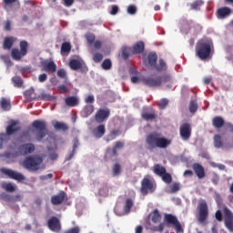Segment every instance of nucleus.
<instances>
[{"label":"nucleus","instance_id":"obj_1","mask_svg":"<svg viewBox=\"0 0 233 233\" xmlns=\"http://www.w3.org/2000/svg\"><path fill=\"white\" fill-rule=\"evenodd\" d=\"M172 143L170 139L161 137L157 132L149 133L146 137L147 150H156V148H168Z\"/></svg>","mask_w":233,"mask_h":233},{"label":"nucleus","instance_id":"obj_2","mask_svg":"<svg viewBox=\"0 0 233 233\" xmlns=\"http://www.w3.org/2000/svg\"><path fill=\"white\" fill-rule=\"evenodd\" d=\"M196 53L199 59L205 61V59H208L210 57V54L212 53V46L210 42L207 40H199L196 46Z\"/></svg>","mask_w":233,"mask_h":233},{"label":"nucleus","instance_id":"obj_3","mask_svg":"<svg viewBox=\"0 0 233 233\" xmlns=\"http://www.w3.org/2000/svg\"><path fill=\"white\" fill-rule=\"evenodd\" d=\"M43 157H27L23 162L24 168L29 170V172H37V170H43Z\"/></svg>","mask_w":233,"mask_h":233},{"label":"nucleus","instance_id":"obj_4","mask_svg":"<svg viewBox=\"0 0 233 233\" xmlns=\"http://www.w3.org/2000/svg\"><path fill=\"white\" fill-rule=\"evenodd\" d=\"M147 64L151 68H155L157 72H165L167 71V62L163 58L158 60L157 65V54L156 53H149L147 56Z\"/></svg>","mask_w":233,"mask_h":233},{"label":"nucleus","instance_id":"obj_5","mask_svg":"<svg viewBox=\"0 0 233 233\" xmlns=\"http://www.w3.org/2000/svg\"><path fill=\"white\" fill-rule=\"evenodd\" d=\"M19 48H13L11 50V57L15 61H21L25 56L28 54V42L22 40L19 43Z\"/></svg>","mask_w":233,"mask_h":233},{"label":"nucleus","instance_id":"obj_6","mask_svg":"<svg viewBox=\"0 0 233 233\" xmlns=\"http://www.w3.org/2000/svg\"><path fill=\"white\" fill-rule=\"evenodd\" d=\"M198 209V223H205V221L208 219V204H207V201L199 200Z\"/></svg>","mask_w":233,"mask_h":233},{"label":"nucleus","instance_id":"obj_7","mask_svg":"<svg viewBox=\"0 0 233 233\" xmlns=\"http://www.w3.org/2000/svg\"><path fill=\"white\" fill-rule=\"evenodd\" d=\"M33 128H35L38 132L36 133L37 141H42L46 136L45 131L46 130V122L43 120H35L32 123Z\"/></svg>","mask_w":233,"mask_h":233},{"label":"nucleus","instance_id":"obj_8","mask_svg":"<svg viewBox=\"0 0 233 233\" xmlns=\"http://www.w3.org/2000/svg\"><path fill=\"white\" fill-rule=\"evenodd\" d=\"M0 172L1 174L7 176V177H9L10 179H15V181H25V179H26V177H25V175L12 169L2 167L0 169Z\"/></svg>","mask_w":233,"mask_h":233},{"label":"nucleus","instance_id":"obj_9","mask_svg":"<svg viewBox=\"0 0 233 233\" xmlns=\"http://www.w3.org/2000/svg\"><path fill=\"white\" fill-rule=\"evenodd\" d=\"M165 221L168 225H173L177 233H183V226H181V223L177 220L176 216L167 214L165 216Z\"/></svg>","mask_w":233,"mask_h":233},{"label":"nucleus","instance_id":"obj_10","mask_svg":"<svg viewBox=\"0 0 233 233\" xmlns=\"http://www.w3.org/2000/svg\"><path fill=\"white\" fill-rule=\"evenodd\" d=\"M142 83H144L146 86H150L151 88L161 86V76L152 75L142 78Z\"/></svg>","mask_w":233,"mask_h":233},{"label":"nucleus","instance_id":"obj_11","mask_svg":"<svg viewBox=\"0 0 233 233\" xmlns=\"http://www.w3.org/2000/svg\"><path fill=\"white\" fill-rule=\"evenodd\" d=\"M223 212L225 227L229 230V232H233V213L227 207L224 208Z\"/></svg>","mask_w":233,"mask_h":233},{"label":"nucleus","instance_id":"obj_12","mask_svg":"<svg viewBox=\"0 0 233 233\" xmlns=\"http://www.w3.org/2000/svg\"><path fill=\"white\" fill-rule=\"evenodd\" d=\"M110 117V109L99 108L95 114V121L98 124L105 123Z\"/></svg>","mask_w":233,"mask_h":233},{"label":"nucleus","instance_id":"obj_13","mask_svg":"<svg viewBox=\"0 0 233 233\" xmlns=\"http://www.w3.org/2000/svg\"><path fill=\"white\" fill-rule=\"evenodd\" d=\"M19 130H21V126H19V120H10L7 127H5V135L10 137V136H14V134L19 132Z\"/></svg>","mask_w":233,"mask_h":233},{"label":"nucleus","instance_id":"obj_14","mask_svg":"<svg viewBox=\"0 0 233 233\" xmlns=\"http://www.w3.org/2000/svg\"><path fill=\"white\" fill-rule=\"evenodd\" d=\"M179 134L183 141H188L190 136H192V126L189 123L182 124L179 128Z\"/></svg>","mask_w":233,"mask_h":233},{"label":"nucleus","instance_id":"obj_15","mask_svg":"<svg viewBox=\"0 0 233 233\" xmlns=\"http://www.w3.org/2000/svg\"><path fill=\"white\" fill-rule=\"evenodd\" d=\"M18 153L15 156H28L35 150V146L32 143L23 144L17 147Z\"/></svg>","mask_w":233,"mask_h":233},{"label":"nucleus","instance_id":"obj_16","mask_svg":"<svg viewBox=\"0 0 233 233\" xmlns=\"http://www.w3.org/2000/svg\"><path fill=\"white\" fill-rule=\"evenodd\" d=\"M69 67L71 70H81L82 72H88V67L85 62L79 59H70L69 60Z\"/></svg>","mask_w":233,"mask_h":233},{"label":"nucleus","instance_id":"obj_17","mask_svg":"<svg viewBox=\"0 0 233 233\" xmlns=\"http://www.w3.org/2000/svg\"><path fill=\"white\" fill-rule=\"evenodd\" d=\"M47 227L49 230H52V232H61V221L57 217H51L47 220Z\"/></svg>","mask_w":233,"mask_h":233},{"label":"nucleus","instance_id":"obj_18","mask_svg":"<svg viewBox=\"0 0 233 233\" xmlns=\"http://www.w3.org/2000/svg\"><path fill=\"white\" fill-rule=\"evenodd\" d=\"M148 190L151 192L154 190V183L148 177H144L141 181L140 192H142L144 196H147Z\"/></svg>","mask_w":233,"mask_h":233},{"label":"nucleus","instance_id":"obj_19","mask_svg":"<svg viewBox=\"0 0 233 233\" xmlns=\"http://www.w3.org/2000/svg\"><path fill=\"white\" fill-rule=\"evenodd\" d=\"M44 72H47L48 74H54L56 70H57V66L55 61L46 60L41 63Z\"/></svg>","mask_w":233,"mask_h":233},{"label":"nucleus","instance_id":"obj_20","mask_svg":"<svg viewBox=\"0 0 233 233\" xmlns=\"http://www.w3.org/2000/svg\"><path fill=\"white\" fill-rule=\"evenodd\" d=\"M192 168L198 179H205L207 173H205V167L199 163H194Z\"/></svg>","mask_w":233,"mask_h":233},{"label":"nucleus","instance_id":"obj_21","mask_svg":"<svg viewBox=\"0 0 233 233\" xmlns=\"http://www.w3.org/2000/svg\"><path fill=\"white\" fill-rule=\"evenodd\" d=\"M124 147H125V142L116 141L112 149H107L106 156H110L111 157H116V156H117L118 148H124Z\"/></svg>","mask_w":233,"mask_h":233},{"label":"nucleus","instance_id":"obj_22","mask_svg":"<svg viewBox=\"0 0 233 233\" xmlns=\"http://www.w3.org/2000/svg\"><path fill=\"white\" fill-rule=\"evenodd\" d=\"M132 56H137L145 52V43L143 41L137 42L132 47Z\"/></svg>","mask_w":233,"mask_h":233},{"label":"nucleus","instance_id":"obj_23","mask_svg":"<svg viewBox=\"0 0 233 233\" xmlns=\"http://www.w3.org/2000/svg\"><path fill=\"white\" fill-rule=\"evenodd\" d=\"M15 41H17V38L15 36H5L3 41L4 50H12V46H14Z\"/></svg>","mask_w":233,"mask_h":233},{"label":"nucleus","instance_id":"obj_24","mask_svg":"<svg viewBox=\"0 0 233 233\" xmlns=\"http://www.w3.org/2000/svg\"><path fill=\"white\" fill-rule=\"evenodd\" d=\"M106 132V127H105L104 124H100L93 130V136L96 137V139H101V137L105 136Z\"/></svg>","mask_w":233,"mask_h":233},{"label":"nucleus","instance_id":"obj_25","mask_svg":"<svg viewBox=\"0 0 233 233\" xmlns=\"http://www.w3.org/2000/svg\"><path fill=\"white\" fill-rule=\"evenodd\" d=\"M66 198V193L65 191H61L59 194L55 195L51 198L52 205H61L65 201Z\"/></svg>","mask_w":233,"mask_h":233},{"label":"nucleus","instance_id":"obj_26","mask_svg":"<svg viewBox=\"0 0 233 233\" xmlns=\"http://www.w3.org/2000/svg\"><path fill=\"white\" fill-rule=\"evenodd\" d=\"M232 14V9L228 6L220 7L217 11V15L218 19H225V17H228Z\"/></svg>","mask_w":233,"mask_h":233},{"label":"nucleus","instance_id":"obj_27","mask_svg":"<svg viewBox=\"0 0 233 233\" xmlns=\"http://www.w3.org/2000/svg\"><path fill=\"white\" fill-rule=\"evenodd\" d=\"M64 101L66 106L69 107L77 106L79 105V98L74 96L64 98Z\"/></svg>","mask_w":233,"mask_h":233},{"label":"nucleus","instance_id":"obj_28","mask_svg":"<svg viewBox=\"0 0 233 233\" xmlns=\"http://www.w3.org/2000/svg\"><path fill=\"white\" fill-rule=\"evenodd\" d=\"M132 55V47L124 46L121 49V56L125 61L130 57Z\"/></svg>","mask_w":233,"mask_h":233},{"label":"nucleus","instance_id":"obj_29","mask_svg":"<svg viewBox=\"0 0 233 233\" xmlns=\"http://www.w3.org/2000/svg\"><path fill=\"white\" fill-rule=\"evenodd\" d=\"M53 127L55 130H61L62 132H66V130H68V125L64 122L55 121L53 122Z\"/></svg>","mask_w":233,"mask_h":233},{"label":"nucleus","instance_id":"obj_30","mask_svg":"<svg viewBox=\"0 0 233 233\" xmlns=\"http://www.w3.org/2000/svg\"><path fill=\"white\" fill-rule=\"evenodd\" d=\"M72 50V46L68 42L62 43L61 46V56H68Z\"/></svg>","mask_w":233,"mask_h":233},{"label":"nucleus","instance_id":"obj_31","mask_svg":"<svg viewBox=\"0 0 233 233\" xmlns=\"http://www.w3.org/2000/svg\"><path fill=\"white\" fill-rule=\"evenodd\" d=\"M79 147V139L75 138L73 143V150L72 152L66 157V161H70L74 156H76V150H77V147Z\"/></svg>","mask_w":233,"mask_h":233},{"label":"nucleus","instance_id":"obj_32","mask_svg":"<svg viewBox=\"0 0 233 233\" xmlns=\"http://www.w3.org/2000/svg\"><path fill=\"white\" fill-rule=\"evenodd\" d=\"M153 172L157 175L159 176L160 177L167 172V168H165V167L159 165V164H156L154 166V169Z\"/></svg>","mask_w":233,"mask_h":233},{"label":"nucleus","instance_id":"obj_33","mask_svg":"<svg viewBox=\"0 0 233 233\" xmlns=\"http://www.w3.org/2000/svg\"><path fill=\"white\" fill-rule=\"evenodd\" d=\"M24 96L28 101H32L35 99V90H34V88L27 89L24 93Z\"/></svg>","mask_w":233,"mask_h":233},{"label":"nucleus","instance_id":"obj_34","mask_svg":"<svg viewBox=\"0 0 233 233\" xmlns=\"http://www.w3.org/2000/svg\"><path fill=\"white\" fill-rule=\"evenodd\" d=\"M0 106L2 110H5V112H8L10 108H12V105L10 104V100H6L5 98H2L0 102Z\"/></svg>","mask_w":233,"mask_h":233},{"label":"nucleus","instance_id":"obj_35","mask_svg":"<svg viewBox=\"0 0 233 233\" xmlns=\"http://www.w3.org/2000/svg\"><path fill=\"white\" fill-rule=\"evenodd\" d=\"M214 147L215 148H222L223 147V140L221 139V135H215L214 138Z\"/></svg>","mask_w":233,"mask_h":233},{"label":"nucleus","instance_id":"obj_36","mask_svg":"<svg viewBox=\"0 0 233 233\" xmlns=\"http://www.w3.org/2000/svg\"><path fill=\"white\" fill-rule=\"evenodd\" d=\"M10 141V137L5 133L0 134V150Z\"/></svg>","mask_w":233,"mask_h":233},{"label":"nucleus","instance_id":"obj_37","mask_svg":"<svg viewBox=\"0 0 233 233\" xmlns=\"http://www.w3.org/2000/svg\"><path fill=\"white\" fill-rule=\"evenodd\" d=\"M2 188L5 190V192H15L16 187L14 186V184L8 182V183H3Z\"/></svg>","mask_w":233,"mask_h":233},{"label":"nucleus","instance_id":"obj_38","mask_svg":"<svg viewBox=\"0 0 233 233\" xmlns=\"http://www.w3.org/2000/svg\"><path fill=\"white\" fill-rule=\"evenodd\" d=\"M38 97L42 101H54L56 99V96H54L48 93H41Z\"/></svg>","mask_w":233,"mask_h":233},{"label":"nucleus","instance_id":"obj_39","mask_svg":"<svg viewBox=\"0 0 233 233\" xmlns=\"http://www.w3.org/2000/svg\"><path fill=\"white\" fill-rule=\"evenodd\" d=\"M205 2L203 0H196L190 5L191 10H199V7L203 6Z\"/></svg>","mask_w":233,"mask_h":233},{"label":"nucleus","instance_id":"obj_40","mask_svg":"<svg viewBox=\"0 0 233 233\" xmlns=\"http://www.w3.org/2000/svg\"><path fill=\"white\" fill-rule=\"evenodd\" d=\"M117 136H121V130L113 129L109 132L108 138L110 139V141H114V139H116V137H117Z\"/></svg>","mask_w":233,"mask_h":233},{"label":"nucleus","instance_id":"obj_41","mask_svg":"<svg viewBox=\"0 0 233 233\" xmlns=\"http://www.w3.org/2000/svg\"><path fill=\"white\" fill-rule=\"evenodd\" d=\"M132 207H134V200L132 198H127L126 200V205L124 207L125 212L128 213L132 209Z\"/></svg>","mask_w":233,"mask_h":233},{"label":"nucleus","instance_id":"obj_42","mask_svg":"<svg viewBox=\"0 0 233 233\" xmlns=\"http://www.w3.org/2000/svg\"><path fill=\"white\" fill-rule=\"evenodd\" d=\"M12 81L14 83V86L17 88H21V86H23V78H21V76L13 77Z\"/></svg>","mask_w":233,"mask_h":233},{"label":"nucleus","instance_id":"obj_43","mask_svg":"<svg viewBox=\"0 0 233 233\" xmlns=\"http://www.w3.org/2000/svg\"><path fill=\"white\" fill-rule=\"evenodd\" d=\"M151 219L153 223H159V221H161V214H159L157 209L154 210Z\"/></svg>","mask_w":233,"mask_h":233},{"label":"nucleus","instance_id":"obj_44","mask_svg":"<svg viewBox=\"0 0 233 233\" xmlns=\"http://www.w3.org/2000/svg\"><path fill=\"white\" fill-rule=\"evenodd\" d=\"M160 177H162L164 183H167V185H170V183H172V175H170V173H167V171Z\"/></svg>","mask_w":233,"mask_h":233},{"label":"nucleus","instance_id":"obj_45","mask_svg":"<svg viewBox=\"0 0 233 233\" xmlns=\"http://www.w3.org/2000/svg\"><path fill=\"white\" fill-rule=\"evenodd\" d=\"M86 39L87 41V45L90 46L96 41V35L92 33L86 34Z\"/></svg>","mask_w":233,"mask_h":233},{"label":"nucleus","instance_id":"obj_46","mask_svg":"<svg viewBox=\"0 0 233 233\" xmlns=\"http://www.w3.org/2000/svg\"><path fill=\"white\" fill-rule=\"evenodd\" d=\"M83 112L85 116H90L94 113V106L93 105H86L85 106Z\"/></svg>","mask_w":233,"mask_h":233},{"label":"nucleus","instance_id":"obj_47","mask_svg":"<svg viewBox=\"0 0 233 233\" xmlns=\"http://www.w3.org/2000/svg\"><path fill=\"white\" fill-rule=\"evenodd\" d=\"M103 70H110L112 68V61L108 58L105 59L102 63Z\"/></svg>","mask_w":233,"mask_h":233},{"label":"nucleus","instance_id":"obj_48","mask_svg":"<svg viewBox=\"0 0 233 233\" xmlns=\"http://www.w3.org/2000/svg\"><path fill=\"white\" fill-rule=\"evenodd\" d=\"M143 119L146 121H152L156 118V114L155 113H143L142 114Z\"/></svg>","mask_w":233,"mask_h":233},{"label":"nucleus","instance_id":"obj_49","mask_svg":"<svg viewBox=\"0 0 233 233\" xmlns=\"http://www.w3.org/2000/svg\"><path fill=\"white\" fill-rule=\"evenodd\" d=\"M189 112H191V114L198 112V102L195 100H191L189 103Z\"/></svg>","mask_w":233,"mask_h":233},{"label":"nucleus","instance_id":"obj_50","mask_svg":"<svg viewBox=\"0 0 233 233\" xmlns=\"http://www.w3.org/2000/svg\"><path fill=\"white\" fill-rule=\"evenodd\" d=\"M121 174V165L115 164L113 167V176H119Z\"/></svg>","mask_w":233,"mask_h":233},{"label":"nucleus","instance_id":"obj_51","mask_svg":"<svg viewBox=\"0 0 233 233\" xmlns=\"http://www.w3.org/2000/svg\"><path fill=\"white\" fill-rule=\"evenodd\" d=\"M93 61L95 63H101L103 61V54L101 53H96L94 56H93Z\"/></svg>","mask_w":233,"mask_h":233},{"label":"nucleus","instance_id":"obj_52","mask_svg":"<svg viewBox=\"0 0 233 233\" xmlns=\"http://www.w3.org/2000/svg\"><path fill=\"white\" fill-rule=\"evenodd\" d=\"M167 106H168V99L167 98H162L160 100V103L158 104V106L161 110H164V108H167Z\"/></svg>","mask_w":233,"mask_h":233},{"label":"nucleus","instance_id":"obj_53","mask_svg":"<svg viewBox=\"0 0 233 233\" xmlns=\"http://www.w3.org/2000/svg\"><path fill=\"white\" fill-rule=\"evenodd\" d=\"M137 7H136V5H128L127 14H130V15H134L137 14Z\"/></svg>","mask_w":233,"mask_h":233},{"label":"nucleus","instance_id":"obj_54","mask_svg":"<svg viewBox=\"0 0 233 233\" xmlns=\"http://www.w3.org/2000/svg\"><path fill=\"white\" fill-rule=\"evenodd\" d=\"M56 76L60 77V79H66V70L65 69H58Z\"/></svg>","mask_w":233,"mask_h":233},{"label":"nucleus","instance_id":"obj_55","mask_svg":"<svg viewBox=\"0 0 233 233\" xmlns=\"http://www.w3.org/2000/svg\"><path fill=\"white\" fill-rule=\"evenodd\" d=\"M96 101V98L94 97V95H88L86 98H85V103H86V105H93V103Z\"/></svg>","mask_w":233,"mask_h":233},{"label":"nucleus","instance_id":"obj_56","mask_svg":"<svg viewBox=\"0 0 233 233\" xmlns=\"http://www.w3.org/2000/svg\"><path fill=\"white\" fill-rule=\"evenodd\" d=\"M211 181L213 183V185H218L219 183V175L213 173L212 174V177H211Z\"/></svg>","mask_w":233,"mask_h":233},{"label":"nucleus","instance_id":"obj_57","mask_svg":"<svg viewBox=\"0 0 233 233\" xmlns=\"http://www.w3.org/2000/svg\"><path fill=\"white\" fill-rule=\"evenodd\" d=\"M52 177H54V174L49 173L47 175L40 176L39 179H41V181H46V179H52Z\"/></svg>","mask_w":233,"mask_h":233},{"label":"nucleus","instance_id":"obj_58","mask_svg":"<svg viewBox=\"0 0 233 233\" xmlns=\"http://www.w3.org/2000/svg\"><path fill=\"white\" fill-rule=\"evenodd\" d=\"M58 90L61 94H66V92H68V87H66V85H60L58 86Z\"/></svg>","mask_w":233,"mask_h":233},{"label":"nucleus","instance_id":"obj_59","mask_svg":"<svg viewBox=\"0 0 233 233\" xmlns=\"http://www.w3.org/2000/svg\"><path fill=\"white\" fill-rule=\"evenodd\" d=\"M215 218L217 221H223V215L221 214V210L216 211Z\"/></svg>","mask_w":233,"mask_h":233},{"label":"nucleus","instance_id":"obj_60","mask_svg":"<svg viewBox=\"0 0 233 233\" xmlns=\"http://www.w3.org/2000/svg\"><path fill=\"white\" fill-rule=\"evenodd\" d=\"M171 192L174 194L176 192H178L179 190V184L177 183H174L172 186H171V188H170Z\"/></svg>","mask_w":233,"mask_h":233},{"label":"nucleus","instance_id":"obj_61","mask_svg":"<svg viewBox=\"0 0 233 233\" xmlns=\"http://www.w3.org/2000/svg\"><path fill=\"white\" fill-rule=\"evenodd\" d=\"M46 79H48V76H46V74H41L39 76H38V81L40 83H45V81H46Z\"/></svg>","mask_w":233,"mask_h":233},{"label":"nucleus","instance_id":"obj_62","mask_svg":"<svg viewBox=\"0 0 233 233\" xmlns=\"http://www.w3.org/2000/svg\"><path fill=\"white\" fill-rule=\"evenodd\" d=\"M119 12V7L117 5H112L110 14L111 15H116Z\"/></svg>","mask_w":233,"mask_h":233},{"label":"nucleus","instance_id":"obj_63","mask_svg":"<svg viewBox=\"0 0 233 233\" xmlns=\"http://www.w3.org/2000/svg\"><path fill=\"white\" fill-rule=\"evenodd\" d=\"M81 229H79V227H75L73 228H70L64 233H79Z\"/></svg>","mask_w":233,"mask_h":233},{"label":"nucleus","instance_id":"obj_64","mask_svg":"<svg viewBox=\"0 0 233 233\" xmlns=\"http://www.w3.org/2000/svg\"><path fill=\"white\" fill-rule=\"evenodd\" d=\"M1 198L5 201H12V197L10 195L6 194V193H2Z\"/></svg>","mask_w":233,"mask_h":233}]
</instances>
